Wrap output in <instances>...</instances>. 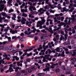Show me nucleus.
Instances as JSON below:
<instances>
[{"label": "nucleus", "instance_id": "41", "mask_svg": "<svg viewBox=\"0 0 76 76\" xmlns=\"http://www.w3.org/2000/svg\"><path fill=\"white\" fill-rule=\"evenodd\" d=\"M15 69H17V70H21L22 69V68H20L19 67L17 66L16 68H15Z\"/></svg>", "mask_w": 76, "mask_h": 76}, {"label": "nucleus", "instance_id": "2", "mask_svg": "<svg viewBox=\"0 0 76 76\" xmlns=\"http://www.w3.org/2000/svg\"><path fill=\"white\" fill-rule=\"evenodd\" d=\"M44 17H40V18L42 20L41 21H39L37 22L38 24H39L40 25H42L46 22V20L44 19Z\"/></svg>", "mask_w": 76, "mask_h": 76}, {"label": "nucleus", "instance_id": "61", "mask_svg": "<svg viewBox=\"0 0 76 76\" xmlns=\"http://www.w3.org/2000/svg\"><path fill=\"white\" fill-rule=\"evenodd\" d=\"M21 75L20 73V72H18L17 73V76H20Z\"/></svg>", "mask_w": 76, "mask_h": 76}, {"label": "nucleus", "instance_id": "23", "mask_svg": "<svg viewBox=\"0 0 76 76\" xmlns=\"http://www.w3.org/2000/svg\"><path fill=\"white\" fill-rule=\"evenodd\" d=\"M63 10H61V12H65V11H66V7H64L63 8Z\"/></svg>", "mask_w": 76, "mask_h": 76}, {"label": "nucleus", "instance_id": "25", "mask_svg": "<svg viewBox=\"0 0 76 76\" xmlns=\"http://www.w3.org/2000/svg\"><path fill=\"white\" fill-rule=\"evenodd\" d=\"M45 50H46V48H43V50H41V53H43L44 52H45Z\"/></svg>", "mask_w": 76, "mask_h": 76}, {"label": "nucleus", "instance_id": "40", "mask_svg": "<svg viewBox=\"0 0 76 76\" xmlns=\"http://www.w3.org/2000/svg\"><path fill=\"white\" fill-rule=\"evenodd\" d=\"M1 14L3 16H4L6 15V13L2 12L1 13Z\"/></svg>", "mask_w": 76, "mask_h": 76}, {"label": "nucleus", "instance_id": "47", "mask_svg": "<svg viewBox=\"0 0 76 76\" xmlns=\"http://www.w3.org/2000/svg\"><path fill=\"white\" fill-rule=\"evenodd\" d=\"M67 48H69V49H72V46H68L66 47Z\"/></svg>", "mask_w": 76, "mask_h": 76}, {"label": "nucleus", "instance_id": "8", "mask_svg": "<svg viewBox=\"0 0 76 76\" xmlns=\"http://www.w3.org/2000/svg\"><path fill=\"white\" fill-rule=\"evenodd\" d=\"M22 73H23L25 75H26L28 74V72L25 70H22L21 71Z\"/></svg>", "mask_w": 76, "mask_h": 76}, {"label": "nucleus", "instance_id": "26", "mask_svg": "<svg viewBox=\"0 0 76 76\" xmlns=\"http://www.w3.org/2000/svg\"><path fill=\"white\" fill-rule=\"evenodd\" d=\"M41 32H43V33H45V34H46V33H47V32L45 30L43 29V30H42L41 31Z\"/></svg>", "mask_w": 76, "mask_h": 76}, {"label": "nucleus", "instance_id": "14", "mask_svg": "<svg viewBox=\"0 0 76 76\" xmlns=\"http://www.w3.org/2000/svg\"><path fill=\"white\" fill-rule=\"evenodd\" d=\"M50 21V23L51 25L53 24V20H51L50 19H47V22H49Z\"/></svg>", "mask_w": 76, "mask_h": 76}, {"label": "nucleus", "instance_id": "7", "mask_svg": "<svg viewBox=\"0 0 76 76\" xmlns=\"http://www.w3.org/2000/svg\"><path fill=\"white\" fill-rule=\"evenodd\" d=\"M51 27H52V26H49V29H48V31H49V32H51V34H53V33H54V32L53 31Z\"/></svg>", "mask_w": 76, "mask_h": 76}, {"label": "nucleus", "instance_id": "28", "mask_svg": "<svg viewBox=\"0 0 76 76\" xmlns=\"http://www.w3.org/2000/svg\"><path fill=\"white\" fill-rule=\"evenodd\" d=\"M10 48V46H6L5 48V50H8V49H9Z\"/></svg>", "mask_w": 76, "mask_h": 76}, {"label": "nucleus", "instance_id": "19", "mask_svg": "<svg viewBox=\"0 0 76 76\" xmlns=\"http://www.w3.org/2000/svg\"><path fill=\"white\" fill-rule=\"evenodd\" d=\"M13 58H15V59L16 60L18 61L19 60V58L16 57V56H13Z\"/></svg>", "mask_w": 76, "mask_h": 76}, {"label": "nucleus", "instance_id": "39", "mask_svg": "<svg viewBox=\"0 0 76 76\" xmlns=\"http://www.w3.org/2000/svg\"><path fill=\"white\" fill-rule=\"evenodd\" d=\"M48 5H46L45 6L44 8L45 9H50V8H48Z\"/></svg>", "mask_w": 76, "mask_h": 76}, {"label": "nucleus", "instance_id": "24", "mask_svg": "<svg viewBox=\"0 0 76 76\" xmlns=\"http://www.w3.org/2000/svg\"><path fill=\"white\" fill-rule=\"evenodd\" d=\"M14 10L13 9H11L10 10H9L8 12L9 13H10L11 12H14Z\"/></svg>", "mask_w": 76, "mask_h": 76}, {"label": "nucleus", "instance_id": "5", "mask_svg": "<svg viewBox=\"0 0 76 76\" xmlns=\"http://www.w3.org/2000/svg\"><path fill=\"white\" fill-rule=\"evenodd\" d=\"M29 9L31 12H32L33 10L35 11L37 10L35 7L32 6H31L29 8Z\"/></svg>", "mask_w": 76, "mask_h": 76}, {"label": "nucleus", "instance_id": "57", "mask_svg": "<svg viewBox=\"0 0 76 76\" xmlns=\"http://www.w3.org/2000/svg\"><path fill=\"white\" fill-rule=\"evenodd\" d=\"M49 7H50V9H54V7L52 6V5H51V4H50L49 5Z\"/></svg>", "mask_w": 76, "mask_h": 76}, {"label": "nucleus", "instance_id": "17", "mask_svg": "<svg viewBox=\"0 0 76 76\" xmlns=\"http://www.w3.org/2000/svg\"><path fill=\"white\" fill-rule=\"evenodd\" d=\"M42 48H43L42 47V45H40L39 46V48H37V50L38 51H40V50H41L42 49Z\"/></svg>", "mask_w": 76, "mask_h": 76}, {"label": "nucleus", "instance_id": "52", "mask_svg": "<svg viewBox=\"0 0 76 76\" xmlns=\"http://www.w3.org/2000/svg\"><path fill=\"white\" fill-rule=\"evenodd\" d=\"M32 54V53H30L29 54H27V56H28V57H29L30 56H31Z\"/></svg>", "mask_w": 76, "mask_h": 76}, {"label": "nucleus", "instance_id": "20", "mask_svg": "<svg viewBox=\"0 0 76 76\" xmlns=\"http://www.w3.org/2000/svg\"><path fill=\"white\" fill-rule=\"evenodd\" d=\"M28 16V15L26 14H25L24 13H23L22 14V16L23 17H26Z\"/></svg>", "mask_w": 76, "mask_h": 76}, {"label": "nucleus", "instance_id": "4", "mask_svg": "<svg viewBox=\"0 0 76 76\" xmlns=\"http://www.w3.org/2000/svg\"><path fill=\"white\" fill-rule=\"evenodd\" d=\"M75 15H73L71 16V17L72 18H68L69 19V20L68 21V22H69L68 24L69 25H70V22H71L70 20H74L75 19Z\"/></svg>", "mask_w": 76, "mask_h": 76}, {"label": "nucleus", "instance_id": "44", "mask_svg": "<svg viewBox=\"0 0 76 76\" xmlns=\"http://www.w3.org/2000/svg\"><path fill=\"white\" fill-rule=\"evenodd\" d=\"M59 36V35H58V34H57L56 36V39H59V37H58Z\"/></svg>", "mask_w": 76, "mask_h": 76}, {"label": "nucleus", "instance_id": "46", "mask_svg": "<svg viewBox=\"0 0 76 76\" xmlns=\"http://www.w3.org/2000/svg\"><path fill=\"white\" fill-rule=\"evenodd\" d=\"M64 45H69V43L65 42L64 43Z\"/></svg>", "mask_w": 76, "mask_h": 76}, {"label": "nucleus", "instance_id": "54", "mask_svg": "<svg viewBox=\"0 0 76 76\" xmlns=\"http://www.w3.org/2000/svg\"><path fill=\"white\" fill-rule=\"evenodd\" d=\"M38 37H34V39L36 40V41H37V39H38Z\"/></svg>", "mask_w": 76, "mask_h": 76}, {"label": "nucleus", "instance_id": "58", "mask_svg": "<svg viewBox=\"0 0 76 76\" xmlns=\"http://www.w3.org/2000/svg\"><path fill=\"white\" fill-rule=\"evenodd\" d=\"M41 14H44V12L43 11L40 12L38 14L39 15H40Z\"/></svg>", "mask_w": 76, "mask_h": 76}, {"label": "nucleus", "instance_id": "55", "mask_svg": "<svg viewBox=\"0 0 76 76\" xmlns=\"http://www.w3.org/2000/svg\"><path fill=\"white\" fill-rule=\"evenodd\" d=\"M38 63H40V64H43V63L42 62V61H41V60L39 61L38 62Z\"/></svg>", "mask_w": 76, "mask_h": 76}, {"label": "nucleus", "instance_id": "6", "mask_svg": "<svg viewBox=\"0 0 76 76\" xmlns=\"http://www.w3.org/2000/svg\"><path fill=\"white\" fill-rule=\"evenodd\" d=\"M10 33H12V34H15V33H16L18 32V31L16 30H12V29L11 28H10Z\"/></svg>", "mask_w": 76, "mask_h": 76}, {"label": "nucleus", "instance_id": "10", "mask_svg": "<svg viewBox=\"0 0 76 76\" xmlns=\"http://www.w3.org/2000/svg\"><path fill=\"white\" fill-rule=\"evenodd\" d=\"M13 64H11L10 65V67L9 68L10 70H11V71H10V72H13L14 71V70L13 69H12V67H13Z\"/></svg>", "mask_w": 76, "mask_h": 76}, {"label": "nucleus", "instance_id": "21", "mask_svg": "<svg viewBox=\"0 0 76 76\" xmlns=\"http://www.w3.org/2000/svg\"><path fill=\"white\" fill-rule=\"evenodd\" d=\"M75 10V8L74 7L72 8L71 9L69 10V12H72L73 10Z\"/></svg>", "mask_w": 76, "mask_h": 76}, {"label": "nucleus", "instance_id": "50", "mask_svg": "<svg viewBox=\"0 0 76 76\" xmlns=\"http://www.w3.org/2000/svg\"><path fill=\"white\" fill-rule=\"evenodd\" d=\"M16 48H17V49L19 48H20V45L19 44H17L16 45Z\"/></svg>", "mask_w": 76, "mask_h": 76}, {"label": "nucleus", "instance_id": "1", "mask_svg": "<svg viewBox=\"0 0 76 76\" xmlns=\"http://www.w3.org/2000/svg\"><path fill=\"white\" fill-rule=\"evenodd\" d=\"M3 3H6V1L5 0H4L3 1L1 0L0 1V6H1V7H0V12H2L3 10V9H4V4H3Z\"/></svg>", "mask_w": 76, "mask_h": 76}, {"label": "nucleus", "instance_id": "22", "mask_svg": "<svg viewBox=\"0 0 76 76\" xmlns=\"http://www.w3.org/2000/svg\"><path fill=\"white\" fill-rule=\"evenodd\" d=\"M12 39H14L15 40H16V39H17V37H16V36H13L12 37Z\"/></svg>", "mask_w": 76, "mask_h": 76}, {"label": "nucleus", "instance_id": "27", "mask_svg": "<svg viewBox=\"0 0 76 76\" xmlns=\"http://www.w3.org/2000/svg\"><path fill=\"white\" fill-rule=\"evenodd\" d=\"M31 61V59L30 58H27L26 59V61L27 62H30V61Z\"/></svg>", "mask_w": 76, "mask_h": 76}, {"label": "nucleus", "instance_id": "15", "mask_svg": "<svg viewBox=\"0 0 76 76\" xmlns=\"http://www.w3.org/2000/svg\"><path fill=\"white\" fill-rule=\"evenodd\" d=\"M6 18L4 17H3V18H2L0 16V23H1L2 22V20L3 19H5Z\"/></svg>", "mask_w": 76, "mask_h": 76}, {"label": "nucleus", "instance_id": "45", "mask_svg": "<svg viewBox=\"0 0 76 76\" xmlns=\"http://www.w3.org/2000/svg\"><path fill=\"white\" fill-rule=\"evenodd\" d=\"M25 5V3H24L22 4V5H21L20 6V7L21 8H23V6H24Z\"/></svg>", "mask_w": 76, "mask_h": 76}, {"label": "nucleus", "instance_id": "13", "mask_svg": "<svg viewBox=\"0 0 76 76\" xmlns=\"http://www.w3.org/2000/svg\"><path fill=\"white\" fill-rule=\"evenodd\" d=\"M51 52V51L50 49H48V50L46 51L45 53L46 54H47L48 53V54H50Z\"/></svg>", "mask_w": 76, "mask_h": 76}, {"label": "nucleus", "instance_id": "9", "mask_svg": "<svg viewBox=\"0 0 76 76\" xmlns=\"http://www.w3.org/2000/svg\"><path fill=\"white\" fill-rule=\"evenodd\" d=\"M26 70L27 71L28 73H31L32 72V69L31 68H27Z\"/></svg>", "mask_w": 76, "mask_h": 76}, {"label": "nucleus", "instance_id": "3", "mask_svg": "<svg viewBox=\"0 0 76 76\" xmlns=\"http://www.w3.org/2000/svg\"><path fill=\"white\" fill-rule=\"evenodd\" d=\"M18 49H17V48H12L11 49H9L8 51V53H10L11 52H12V51H16Z\"/></svg>", "mask_w": 76, "mask_h": 76}, {"label": "nucleus", "instance_id": "18", "mask_svg": "<svg viewBox=\"0 0 76 76\" xmlns=\"http://www.w3.org/2000/svg\"><path fill=\"white\" fill-rule=\"evenodd\" d=\"M38 75L39 76H42L45 75V73H39L38 74Z\"/></svg>", "mask_w": 76, "mask_h": 76}, {"label": "nucleus", "instance_id": "34", "mask_svg": "<svg viewBox=\"0 0 76 76\" xmlns=\"http://www.w3.org/2000/svg\"><path fill=\"white\" fill-rule=\"evenodd\" d=\"M60 48V47H59L57 48L56 49V51H57L58 52H59V50Z\"/></svg>", "mask_w": 76, "mask_h": 76}, {"label": "nucleus", "instance_id": "53", "mask_svg": "<svg viewBox=\"0 0 76 76\" xmlns=\"http://www.w3.org/2000/svg\"><path fill=\"white\" fill-rule=\"evenodd\" d=\"M21 22L23 24H25V21H23V20H21Z\"/></svg>", "mask_w": 76, "mask_h": 76}, {"label": "nucleus", "instance_id": "43", "mask_svg": "<svg viewBox=\"0 0 76 76\" xmlns=\"http://www.w3.org/2000/svg\"><path fill=\"white\" fill-rule=\"evenodd\" d=\"M65 55H64V52L63 51L62 53L61 54V56H62L63 57H64Z\"/></svg>", "mask_w": 76, "mask_h": 76}, {"label": "nucleus", "instance_id": "37", "mask_svg": "<svg viewBox=\"0 0 76 76\" xmlns=\"http://www.w3.org/2000/svg\"><path fill=\"white\" fill-rule=\"evenodd\" d=\"M4 46H0V50H3V49H4Z\"/></svg>", "mask_w": 76, "mask_h": 76}, {"label": "nucleus", "instance_id": "42", "mask_svg": "<svg viewBox=\"0 0 76 76\" xmlns=\"http://www.w3.org/2000/svg\"><path fill=\"white\" fill-rule=\"evenodd\" d=\"M49 10V11H50V13H54L55 12L54 10H53L51 9L49 10Z\"/></svg>", "mask_w": 76, "mask_h": 76}, {"label": "nucleus", "instance_id": "62", "mask_svg": "<svg viewBox=\"0 0 76 76\" xmlns=\"http://www.w3.org/2000/svg\"><path fill=\"white\" fill-rule=\"evenodd\" d=\"M63 48L64 50H65V51H68V49L65 48L64 47H63Z\"/></svg>", "mask_w": 76, "mask_h": 76}, {"label": "nucleus", "instance_id": "36", "mask_svg": "<svg viewBox=\"0 0 76 76\" xmlns=\"http://www.w3.org/2000/svg\"><path fill=\"white\" fill-rule=\"evenodd\" d=\"M50 67L48 66L47 67L46 69V70L47 71H48V72H49L50 71Z\"/></svg>", "mask_w": 76, "mask_h": 76}, {"label": "nucleus", "instance_id": "51", "mask_svg": "<svg viewBox=\"0 0 76 76\" xmlns=\"http://www.w3.org/2000/svg\"><path fill=\"white\" fill-rule=\"evenodd\" d=\"M9 42H10L11 41V37H9L8 38Z\"/></svg>", "mask_w": 76, "mask_h": 76}, {"label": "nucleus", "instance_id": "30", "mask_svg": "<svg viewBox=\"0 0 76 76\" xmlns=\"http://www.w3.org/2000/svg\"><path fill=\"white\" fill-rule=\"evenodd\" d=\"M64 36H63L62 35H61L60 38V41H61L62 39H64Z\"/></svg>", "mask_w": 76, "mask_h": 76}, {"label": "nucleus", "instance_id": "60", "mask_svg": "<svg viewBox=\"0 0 76 76\" xmlns=\"http://www.w3.org/2000/svg\"><path fill=\"white\" fill-rule=\"evenodd\" d=\"M42 10L43 8H40V9L38 10V12H41V11H42Z\"/></svg>", "mask_w": 76, "mask_h": 76}, {"label": "nucleus", "instance_id": "56", "mask_svg": "<svg viewBox=\"0 0 76 76\" xmlns=\"http://www.w3.org/2000/svg\"><path fill=\"white\" fill-rule=\"evenodd\" d=\"M59 71H60V69L58 68H57L56 70V73H57V72H59Z\"/></svg>", "mask_w": 76, "mask_h": 76}, {"label": "nucleus", "instance_id": "38", "mask_svg": "<svg viewBox=\"0 0 76 76\" xmlns=\"http://www.w3.org/2000/svg\"><path fill=\"white\" fill-rule=\"evenodd\" d=\"M53 19L54 20V22H57V18L56 17H54Z\"/></svg>", "mask_w": 76, "mask_h": 76}, {"label": "nucleus", "instance_id": "49", "mask_svg": "<svg viewBox=\"0 0 76 76\" xmlns=\"http://www.w3.org/2000/svg\"><path fill=\"white\" fill-rule=\"evenodd\" d=\"M9 1H8L7 3L8 4H10L11 3H12V0H8Z\"/></svg>", "mask_w": 76, "mask_h": 76}, {"label": "nucleus", "instance_id": "35", "mask_svg": "<svg viewBox=\"0 0 76 76\" xmlns=\"http://www.w3.org/2000/svg\"><path fill=\"white\" fill-rule=\"evenodd\" d=\"M70 7H73V3H71L70 4L69 6H68L69 9H70Z\"/></svg>", "mask_w": 76, "mask_h": 76}, {"label": "nucleus", "instance_id": "31", "mask_svg": "<svg viewBox=\"0 0 76 76\" xmlns=\"http://www.w3.org/2000/svg\"><path fill=\"white\" fill-rule=\"evenodd\" d=\"M5 62H4V61H3V60H0V64H1V63H2V64H4Z\"/></svg>", "mask_w": 76, "mask_h": 76}, {"label": "nucleus", "instance_id": "59", "mask_svg": "<svg viewBox=\"0 0 76 76\" xmlns=\"http://www.w3.org/2000/svg\"><path fill=\"white\" fill-rule=\"evenodd\" d=\"M61 34H62L63 35H65V34L64 33V31H61Z\"/></svg>", "mask_w": 76, "mask_h": 76}, {"label": "nucleus", "instance_id": "33", "mask_svg": "<svg viewBox=\"0 0 76 76\" xmlns=\"http://www.w3.org/2000/svg\"><path fill=\"white\" fill-rule=\"evenodd\" d=\"M66 75H70L72 74V72H67L66 73Z\"/></svg>", "mask_w": 76, "mask_h": 76}, {"label": "nucleus", "instance_id": "64", "mask_svg": "<svg viewBox=\"0 0 76 76\" xmlns=\"http://www.w3.org/2000/svg\"><path fill=\"white\" fill-rule=\"evenodd\" d=\"M74 29H76V26H75L74 27H72V30Z\"/></svg>", "mask_w": 76, "mask_h": 76}, {"label": "nucleus", "instance_id": "29", "mask_svg": "<svg viewBox=\"0 0 76 76\" xmlns=\"http://www.w3.org/2000/svg\"><path fill=\"white\" fill-rule=\"evenodd\" d=\"M64 29L65 34H68V32H67V31H69V30L68 29H67L66 28H64Z\"/></svg>", "mask_w": 76, "mask_h": 76}, {"label": "nucleus", "instance_id": "63", "mask_svg": "<svg viewBox=\"0 0 76 76\" xmlns=\"http://www.w3.org/2000/svg\"><path fill=\"white\" fill-rule=\"evenodd\" d=\"M76 52L74 51L73 52V56H76Z\"/></svg>", "mask_w": 76, "mask_h": 76}, {"label": "nucleus", "instance_id": "11", "mask_svg": "<svg viewBox=\"0 0 76 76\" xmlns=\"http://www.w3.org/2000/svg\"><path fill=\"white\" fill-rule=\"evenodd\" d=\"M37 31V29L36 28L34 29L33 30H31V31H29L28 33V35L29 34H31L32 32H33V33H35V31Z\"/></svg>", "mask_w": 76, "mask_h": 76}, {"label": "nucleus", "instance_id": "48", "mask_svg": "<svg viewBox=\"0 0 76 76\" xmlns=\"http://www.w3.org/2000/svg\"><path fill=\"white\" fill-rule=\"evenodd\" d=\"M22 20H23L24 21H26V19L24 17H22Z\"/></svg>", "mask_w": 76, "mask_h": 76}, {"label": "nucleus", "instance_id": "16", "mask_svg": "<svg viewBox=\"0 0 76 76\" xmlns=\"http://www.w3.org/2000/svg\"><path fill=\"white\" fill-rule=\"evenodd\" d=\"M50 56V55H45V58L47 60H48L49 58V57Z\"/></svg>", "mask_w": 76, "mask_h": 76}, {"label": "nucleus", "instance_id": "12", "mask_svg": "<svg viewBox=\"0 0 76 76\" xmlns=\"http://www.w3.org/2000/svg\"><path fill=\"white\" fill-rule=\"evenodd\" d=\"M32 50V48H30L28 49H26V50H23V52H28V51H31Z\"/></svg>", "mask_w": 76, "mask_h": 76}, {"label": "nucleus", "instance_id": "32", "mask_svg": "<svg viewBox=\"0 0 76 76\" xmlns=\"http://www.w3.org/2000/svg\"><path fill=\"white\" fill-rule=\"evenodd\" d=\"M71 43L72 44H75V40H71Z\"/></svg>", "mask_w": 76, "mask_h": 76}]
</instances>
